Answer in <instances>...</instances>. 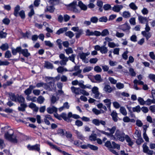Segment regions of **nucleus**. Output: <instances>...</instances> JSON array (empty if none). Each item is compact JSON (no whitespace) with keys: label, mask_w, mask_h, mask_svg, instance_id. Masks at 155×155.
<instances>
[{"label":"nucleus","mask_w":155,"mask_h":155,"mask_svg":"<svg viewBox=\"0 0 155 155\" xmlns=\"http://www.w3.org/2000/svg\"><path fill=\"white\" fill-rule=\"evenodd\" d=\"M98 19L96 16H93L91 18L90 21L94 23H96L98 21Z\"/></svg>","instance_id":"50"},{"label":"nucleus","mask_w":155,"mask_h":155,"mask_svg":"<svg viewBox=\"0 0 155 155\" xmlns=\"http://www.w3.org/2000/svg\"><path fill=\"white\" fill-rule=\"evenodd\" d=\"M138 20L140 23L142 24L147 23H148L147 18L145 17H143L142 16H138Z\"/></svg>","instance_id":"15"},{"label":"nucleus","mask_w":155,"mask_h":155,"mask_svg":"<svg viewBox=\"0 0 155 155\" xmlns=\"http://www.w3.org/2000/svg\"><path fill=\"white\" fill-rule=\"evenodd\" d=\"M54 8L52 6H47L46 7V9L45 11V12H48L50 13H53L54 11Z\"/></svg>","instance_id":"34"},{"label":"nucleus","mask_w":155,"mask_h":155,"mask_svg":"<svg viewBox=\"0 0 155 155\" xmlns=\"http://www.w3.org/2000/svg\"><path fill=\"white\" fill-rule=\"evenodd\" d=\"M59 57L61 60L59 61V63L61 66L66 65L67 62L68 61V58L65 56L64 54H61Z\"/></svg>","instance_id":"6"},{"label":"nucleus","mask_w":155,"mask_h":155,"mask_svg":"<svg viewBox=\"0 0 155 155\" xmlns=\"http://www.w3.org/2000/svg\"><path fill=\"white\" fill-rule=\"evenodd\" d=\"M123 8V6L122 5H116L112 8V10L115 12H118Z\"/></svg>","instance_id":"16"},{"label":"nucleus","mask_w":155,"mask_h":155,"mask_svg":"<svg viewBox=\"0 0 155 155\" xmlns=\"http://www.w3.org/2000/svg\"><path fill=\"white\" fill-rule=\"evenodd\" d=\"M21 53L25 57H28L30 55V54L28 52V50L27 49H22L21 48V50L20 54Z\"/></svg>","instance_id":"23"},{"label":"nucleus","mask_w":155,"mask_h":155,"mask_svg":"<svg viewBox=\"0 0 155 155\" xmlns=\"http://www.w3.org/2000/svg\"><path fill=\"white\" fill-rule=\"evenodd\" d=\"M114 134H112V136L113 137H111V140H119L123 142L125 140V134L119 129L116 130L115 134L114 135Z\"/></svg>","instance_id":"2"},{"label":"nucleus","mask_w":155,"mask_h":155,"mask_svg":"<svg viewBox=\"0 0 155 155\" xmlns=\"http://www.w3.org/2000/svg\"><path fill=\"white\" fill-rule=\"evenodd\" d=\"M111 115L112 117L113 120L115 122H117L118 120L117 114L115 111H113L111 114Z\"/></svg>","instance_id":"28"},{"label":"nucleus","mask_w":155,"mask_h":155,"mask_svg":"<svg viewBox=\"0 0 155 155\" xmlns=\"http://www.w3.org/2000/svg\"><path fill=\"white\" fill-rule=\"evenodd\" d=\"M90 54V52L88 51L86 53L82 52L79 53V56L80 58L83 62L87 63H88V59L86 58V57L89 55Z\"/></svg>","instance_id":"7"},{"label":"nucleus","mask_w":155,"mask_h":155,"mask_svg":"<svg viewBox=\"0 0 155 155\" xmlns=\"http://www.w3.org/2000/svg\"><path fill=\"white\" fill-rule=\"evenodd\" d=\"M146 143H144L142 146L143 151L149 155H152L153 153V151L150 150L148 147L147 146Z\"/></svg>","instance_id":"9"},{"label":"nucleus","mask_w":155,"mask_h":155,"mask_svg":"<svg viewBox=\"0 0 155 155\" xmlns=\"http://www.w3.org/2000/svg\"><path fill=\"white\" fill-rule=\"evenodd\" d=\"M5 138L12 142L16 143L17 142L16 137L14 134V131L12 130H8L5 133L4 135Z\"/></svg>","instance_id":"1"},{"label":"nucleus","mask_w":155,"mask_h":155,"mask_svg":"<svg viewBox=\"0 0 155 155\" xmlns=\"http://www.w3.org/2000/svg\"><path fill=\"white\" fill-rule=\"evenodd\" d=\"M134 134L135 137L137 138L141 137V132L140 131H139L138 130H136Z\"/></svg>","instance_id":"63"},{"label":"nucleus","mask_w":155,"mask_h":155,"mask_svg":"<svg viewBox=\"0 0 155 155\" xmlns=\"http://www.w3.org/2000/svg\"><path fill=\"white\" fill-rule=\"evenodd\" d=\"M33 5H31L29 6V8L31 9L30 12L28 13V15L30 17H31L35 14V12L33 9Z\"/></svg>","instance_id":"30"},{"label":"nucleus","mask_w":155,"mask_h":155,"mask_svg":"<svg viewBox=\"0 0 155 155\" xmlns=\"http://www.w3.org/2000/svg\"><path fill=\"white\" fill-rule=\"evenodd\" d=\"M133 112H137L138 113L140 112L141 110V108L139 105H137L135 107L132 108Z\"/></svg>","instance_id":"40"},{"label":"nucleus","mask_w":155,"mask_h":155,"mask_svg":"<svg viewBox=\"0 0 155 155\" xmlns=\"http://www.w3.org/2000/svg\"><path fill=\"white\" fill-rule=\"evenodd\" d=\"M99 89L97 87H93L91 90L92 94H94L93 97L96 99H99L100 98L101 93L98 91Z\"/></svg>","instance_id":"8"},{"label":"nucleus","mask_w":155,"mask_h":155,"mask_svg":"<svg viewBox=\"0 0 155 155\" xmlns=\"http://www.w3.org/2000/svg\"><path fill=\"white\" fill-rule=\"evenodd\" d=\"M65 35L66 36L69 37L70 38H71L74 36V34L71 31H68L65 33Z\"/></svg>","instance_id":"43"},{"label":"nucleus","mask_w":155,"mask_h":155,"mask_svg":"<svg viewBox=\"0 0 155 155\" xmlns=\"http://www.w3.org/2000/svg\"><path fill=\"white\" fill-rule=\"evenodd\" d=\"M57 70L58 73H62L64 71H67L68 70L66 68H64L62 66H59L57 69Z\"/></svg>","instance_id":"32"},{"label":"nucleus","mask_w":155,"mask_h":155,"mask_svg":"<svg viewBox=\"0 0 155 155\" xmlns=\"http://www.w3.org/2000/svg\"><path fill=\"white\" fill-rule=\"evenodd\" d=\"M116 87L118 89H120L124 87V85L123 84L118 83L116 84Z\"/></svg>","instance_id":"59"},{"label":"nucleus","mask_w":155,"mask_h":155,"mask_svg":"<svg viewBox=\"0 0 155 155\" xmlns=\"http://www.w3.org/2000/svg\"><path fill=\"white\" fill-rule=\"evenodd\" d=\"M81 147L82 149H87L89 148L93 150H97L98 149V147L97 146L90 144L83 145Z\"/></svg>","instance_id":"11"},{"label":"nucleus","mask_w":155,"mask_h":155,"mask_svg":"<svg viewBox=\"0 0 155 155\" xmlns=\"http://www.w3.org/2000/svg\"><path fill=\"white\" fill-rule=\"evenodd\" d=\"M71 90L73 93H74L76 94H79L80 93V89L79 88H76L72 86L71 87Z\"/></svg>","instance_id":"27"},{"label":"nucleus","mask_w":155,"mask_h":155,"mask_svg":"<svg viewBox=\"0 0 155 155\" xmlns=\"http://www.w3.org/2000/svg\"><path fill=\"white\" fill-rule=\"evenodd\" d=\"M27 148L30 150H35L38 152H39L40 150V145L38 144L33 146L29 145L28 146Z\"/></svg>","instance_id":"12"},{"label":"nucleus","mask_w":155,"mask_h":155,"mask_svg":"<svg viewBox=\"0 0 155 155\" xmlns=\"http://www.w3.org/2000/svg\"><path fill=\"white\" fill-rule=\"evenodd\" d=\"M92 123L96 126H99L100 124L104 126L106 124V122L103 120H99L98 119H94L92 120Z\"/></svg>","instance_id":"10"},{"label":"nucleus","mask_w":155,"mask_h":155,"mask_svg":"<svg viewBox=\"0 0 155 155\" xmlns=\"http://www.w3.org/2000/svg\"><path fill=\"white\" fill-rule=\"evenodd\" d=\"M59 99V98L57 96L52 95L50 98L51 104L52 105L57 103Z\"/></svg>","instance_id":"17"},{"label":"nucleus","mask_w":155,"mask_h":155,"mask_svg":"<svg viewBox=\"0 0 155 155\" xmlns=\"http://www.w3.org/2000/svg\"><path fill=\"white\" fill-rule=\"evenodd\" d=\"M52 84L53 85V87L51 85V87L50 83L44 84V85L45 89L49 91H51L53 89L55 90L56 89V85L54 83H53Z\"/></svg>","instance_id":"13"},{"label":"nucleus","mask_w":155,"mask_h":155,"mask_svg":"<svg viewBox=\"0 0 155 155\" xmlns=\"http://www.w3.org/2000/svg\"><path fill=\"white\" fill-rule=\"evenodd\" d=\"M9 95V97L11 100L13 101L17 102V96H15L14 94L11 93H10Z\"/></svg>","instance_id":"38"},{"label":"nucleus","mask_w":155,"mask_h":155,"mask_svg":"<svg viewBox=\"0 0 155 155\" xmlns=\"http://www.w3.org/2000/svg\"><path fill=\"white\" fill-rule=\"evenodd\" d=\"M111 8V5L108 4L104 5L103 6V8L105 11H107Z\"/></svg>","instance_id":"64"},{"label":"nucleus","mask_w":155,"mask_h":155,"mask_svg":"<svg viewBox=\"0 0 155 155\" xmlns=\"http://www.w3.org/2000/svg\"><path fill=\"white\" fill-rule=\"evenodd\" d=\"M90 140L92 141H94L96 139V135L95 134H92L89 137Z\"/></svg>","instance_id":"58"},{"label":"nucleus","mask_w":155,"mask_h":155,"mask_svg":"<svg viewBox=\"0 0 155 155\" xmlns=\"http://www.w3.org/2000/svg\"><path fill=\"white\" fill-rule=\"evenodd\" d=\"M152 104H155V99L154 98L152 100L148 99L145 101V104L146 105H149Z\"/></svg>","instance_id":"37"},{"label":"nucleus","mask_w":155,"mask_h":155,"mask_svg":"<svg viewBox=\"0 0 155 155\" xmlns=\"http://www.w3.org/2000/svg\"><path fill=\"white\" fill-rule=\"evenodd\" d=\"M101 35L102 36H105L108 35L109 34V32L108 30L106 29H104L101 32Z\"/></svg>","instance_id":"46"},{"label":"nucleus","mask_w":155,"mask_h":155,"mask_svg":"<svg viewBox=\"0 0 155 155\" xmlns=\"http://www.w3.org/2000/svg\"><path fill=\"white\" fill-rule=\"evenodd\" d=\"M66 137L68 138H70V141L72 142L73 141L74 139L71 138L72 137V134L69 132H66Z\"/></svg>","instance_id":"52"},{"label":"nucleus","mask_w":155,"mask_h":155,"mask_svg":"<svg viewBox=\"0 0 155 155\" xmlns=\"http://www.w3.org/2000/svg\"><path fill=\"white\" fill-rule=\"evenodd\" d=\"M129 21L130 25H136V19L135 18L132 17L130 18L129 19Z\"/></svg>","instance_id":"56"},{"label":"nucleus","mask_w":155,"mask_h":155,"mask_svg":"<svg viewBox=\"0 0 155 155\" xmlns=\"http://www.w3.org/2000/svg\"><path fill=\"white\" fill-rule=\"evenodd\" d=\"M129 6L130 8L133 10H136L138 8L135 4L133 2L130 3L129 5Z\"/></svg>","instance_id":"54"},{"label":"nucleus","mask_w":155,"mask_h":155,"mask_svg":"<svg viewBox=\"0 0 155 155\" xmlns=\"http://www.w3.org/2000/svg\"><path fill=\"white\" fill-rule=\"evenodd\" d=\"M29 107L36 112L37 111L38 109V107L36 106V104L33 103H31L29 104Z\"/></svg>","instance_id":"31"},{"label":"nucleus","mask_w":155,"mask_h":155,"mask_svg":"<svg viewBox=\"0 0 155 155\" xmlns=\"http://www.w3.org/2000/svg\"><path fill=\"white\" fill-rule=\"evenodd\" d=\"M103 90L105 92L107 93H110L112 91L113 89L110 86L108 85H106L104 86Z\"/></svg>","instance_id":"22"},{"label":"nucleus","mask_w":155,"mask_h":155,"mask_svg":"<svg viewBox=\"0 0 155 155\" xmlns=\"http://www.w3.org/2000/svg\"><path fill=\"white\" fill-rule=\"evenodd\" d=\"M107 48L105 46H103L101 47L100 52L102 54H106L108 51Z\"/></svg>","instance_id":"41"},{"label":"nucleus","mask_w":155,"mask_h":155,"mask_svg":"<svg viewBox=\"0 0 155 155\" xmlns=\"http://www.w3.org/2000/svg\"><path fill=\"white\" fill-rule=\"evenodd\" d=\"M103 102L105 104L107 108L110 110V105L111 104V101L110 99H106L103 101Z\"/></svg>","instance_id":"26"},{"label":"nucleus","mask_w":155,"mask_h":155,"mask_svg":"<svg viewBox=\"0 0 155 155\" xmlns=\"http://www.w3.org/2000/svg\"><path fill=\"white\" fill-rule=\"evenodd\" d=\"M98 20L100 22H106L107 21L108 19L106 16H102L99 18Z\"/></svg>","instance_id":"51"},{"label":"nucleus","mask_w":155,"mask_h":155,"mask_svg":"<svg viewBox=\"0 0 155 155\" xmlns=\"http://www.w3.org/2000/svg\"><path fill=\"white\" fill-rule=\"evenodd\" d=\"M0 48L2 51H5L8 48L9 46L7 43H5L3 44L0 47Z\"/></svg>","instance_id":"44"},{"label":"nucleus","mask_w":155,"mask_h":155,"mask_svg":"<svg viewBox=\"0 0 155 155\" xmlns=\"http://www.w3.org/2000/svg\"><path fill=\"white\" fill-rule=\"evenodd\" d=\"M138 101L140 105H143L145 104V101H144L143 98L141 97L138 98Z\"/></svg>","instance_id":"57"},{"label":"nucleus","mask_w":155,"mask_h":155,"mask_svg":"<svg viewBox=\"0 0 155 155\" xmlns=\"http://www.w3.org/2000/svg\"><path fill=\"white\" fill-rule=\"evenodd\" d=\"M68 30V28L67 27L61 28L57 31L56 34L59 35L63 33L64 32L67 31Z\"/></svg>","instance_id":"29"},{"label":"nucleus","mask_w":155,"mask_h":155,"mask_svg":"<svg viewBox=\"0 0 155 155\" xmlns=\"http://www.w3.org/2000/svg\"><path fill=\"white\" fill-rule=\"evenodd\" d=\"M65 6L68 9L76 13H79L80 11L77 8V2L74 1L72 2L68 5H66Z\"/></svg>","instance_id":"3"},{"label":"nucleus","mask_w":155,"mask_h":155,"mask_svg":"<svg viewBox=\"0 0 155 155\" xmlns=\"http://www.w3.org/2000/svg\"><path fill=\"white\" fill-rule=\"evenodd\" d=\"M122 16L124 18H128L131 16L130 13L128 11H125L123 12Z\"/></svg>","instance_id":"39"},{"label":"nucleus","mask_w":155,"mask_h":155,"mask_svg":"<svg viewBox=\"0 0 155 155\" xmlns=\"http://www.w3.org/2000/svg\"><path fill=\"white\" fill-rule=\"evenodd\" d=\"M78 6L81 10L86 11L87 9V6L84 4L81 1H79L78 2Z\"/></svg>","instance_id":"18"},{"label":"nucleus","mask_w":155,"mask_h":155,"mask_svg":"<svg viewBox=\"0 0 155 155\" xmlns=\"http://www.w3.org/2000/svg\"><path fill=\"white\" fill-rule=\"evenodd\" d=\"M20 9V7L19 5H18L15 7L14 9V15L17 16L18 15V12Z\"/></svg>","instance_id":"45"},{"label":"nucleus","mask_w":155,"mask_h":155,"mask_svg":"<svg viewBox=\"0 0 155 155\" xmlns=\"http://www.w3.org/2000/svg\"><path fill=\"white\" fill-rule=\"evenodd\" d=\"M65 51L67 54H72L73 53L72 49L71 48H69L65 49Z\"/></svg>","instance_id":"61"},{"label":"nucleus","mask_w":155,"mask_h":155,"mask_svg":"<svg viewBox=\"0 0 155 155\" xmlns=\"http://www.w3.org/2000/svg\"><path fill=\"white\" fill-rule=\"evenodd\" d=\"M112 146L114 148H117L118 150L120 149V146L119 145L116 143L115 142H113L112 143Z\"/></svg>","instance_id":"60"},{"label":"nucleus","mask_w":155,"mask_h":155,"mask_svg":"<svg viewBox=\"0 0 155 155\" xmlns=\"http://www.w3.org/2000/svg\"><path fill=\"white\" fill-rule=\"evenodd\" d=\"M141 34L143 36L146 37L147 40H148L151 36V34L149 31H142Z\"/></svg>","instance_id":"24"},{"label":"nucleus","mask_w":155,"mask_h":155,"mask_svg":"<svg viewBox=\"0 0 155 155\" xmlns=\"http://www.w3.org/2000/svg\"><path fill=\"white\" fill-rule=\"evenodd\" d=\"M116 129V127L115 126H113L111 128H107V130L109 131V133L103 130L100 131V132L107 135L108 137L110 138L111 139V137H113L112 136V134H114Z\"/></svg>","instance_id":"4"},{"label":"nucleus","mask_w":155,"mask_h":155,"mask_svg":"<svg viewBox=\"0 0 155 155\" xmlns=\"http://www.w3.org/2000/svg\"><path fill=\"white\" fill-rule=\"evenodd\" d=\"M125 139L126 141L128 143V145L129 146H131L133 144V142L128 135H125Z\"/></svg>","instance_id":"25"},{"label":"nucleus","mask_w":155,"mask_h":155,"mask_svg":"<svg viewBox=\"0 0 155 155\" xmlns=\"http://www.w3.org/2000/svg\"><path fill=\"white\" fill-rule=\"evenodd\" d=\"M44 66L48 69H52L54 67L53 64L51 63L48 61L45 62Z\"/></svg>","instance_id":"33"},{"label":"nucleus","mask_w":155,"mask_h":155,"mask_svg":"<svg viewBox=\"0 0 155 155\" xmlns=\"http://www.w3.org/2000/svg\"><path fill=\"white\" fill-rule=\"evenodd\" d=\"M134 83V88L136 90H140L141 89L138 88L137 86V84L138 83L137 80L136 79H135L133 81Z\"/></svg>","instance_id":"53"},{"label":"nucleus","mask_w":155,"mask_h":155,"mask_svg":"<svg viewBox=\"0 0 155 155\" xmlns=\"http://www.w3.org/2000/svg\"><path fill=\"white\" fill-rule=\"evenodd\" d=\"M48 143V144L53 149H55V150H58L59 149V147H57V146L54 145H53L51 143V142H47Z\"/></svg>","instance_id":"55"},{"label":"nucleus","mask_w":155,"mask_h":155,"mask_svg":"<svg viewBox=\"0 0 155 155\" xmlns=\"http://www.w3.org/2000/svg\"><path fill=\"white\" fill-rule=\"evenodd\" d=\"M92 111L96 115H98L105 113V111L102 110H98L95 108H93L92 109Z\"/></svg>","instance_id":"21"},{"label":"nucleus","mask_w":155,"mask_h":155,"mask_svg":"<svg viewBox=\"0 0 155 155\" xmlns=\"http://www.w3.org/2000/svg\"><path fill=\"white\" fill-rule=\"evenodd\" d=\"M17 101H18L20 103H24L25 99L22 96H17Z\"/></svg>","instance_id":"35"},{"label":"nucleus","mask_w":155,"mask_h":155,"mask_svg":"<svg viewBox=\"0 0 155 155\" xmlns=\"http://www.w3.org/2000/svg\"><path fill=\"white\" fill-rule=\"evenodd\" d=\"M35 88V86L30 85L29 87L24 91V93L26 95H29L32 92V90Z\"/></svg>","instance_id":"14"},{"label":"nucleus","mask_w":155,"mask_h":155,"mask_svg":"<svg viewBox=\"0 0 155 155\" xmlns=\"http://www.w3.org/2000/svg\"><path fill=\"white\" fill-rule=\"evenodd\" d=\"M21 50V47L20 46L17 47L16 48H12V51L13 55H16L18 52L20 54Z\"/></svg>","instance_id":"20"},{"label":"nucleus","mask_w":155,"mask_h":155,"mask_svg":"<svg viewBox=\"0 0 155 155\" xmlns=\"http://www.w3.org/2000/svg\"><path fill=\"white\" fill-rule=\"evenodd\" d=\"M97 107L99 109H101L102 108L103 109H104L105 111H107V109L106 106L104 105L102 103H100L98 104L97 105Z\"/></svg>","instance_id":"47"},{"label":"nucleus","mask_w":155,"mask_h":155,"mask_svg":"<svg viewBox=\"0 0 155 155\" xmlns=\"http://www.w3.org/2000/svg\"><path fill=\"white\" fill-rule=\"evenodd\" d=\"M120 113L124 116H126L127 114L126 109L124 107H120Z\"/></svg>","instance_id":"42"},{"label":"nucleus","mask_w":155,"mask_h":155,"mask_svg":"<svg viewBox=\"0 0 155 155\" xmlns=\"http://www.w3.org/2000/svg\"><path fill=\"white\" fill-rule=\"evenodd\" d=\"M27 107V105L25 103H21L20 105V106L18 108V110L19 111H24L25 110V108Z\"/></svg>","instance_id":"36"},{"label":"nucleus","mask_w":155,"mask_h":155,"mask_svg":"<svg viewBox=\"0 0 155 155\" xmlns=\"http://www.w3.org/2000/svg\"><path fill=\"white\" fill-rule=\"evenodd\" d=\"M118 28L124 32H128L129 33L130 32V30L131 28V27L129 24L125 23L119 25L118 26Z\"/></svg>","instance_id":"5"},{"label":"nucleus","mask_w":155,"mask_h":155,"mask_svg":"<svg viewBox=\"0 0 155 155\" xmlns=\"http://www.w3.org/2000/svg\"><path fill=\"white\" fill-rule=\"evenodd\" d=\"M45 100V98L42 96H39L37 98L38 102L40 104H42Z\"/></svg>","instance_id":"48"},{"label":"nucleus","mask_w":155,"mask_h":155,"mask_svg":"<svg viewBox=\"0 0 155 155\" xmlns=\"http://www.w3.org/2000/svg\"><path fill=\"white\" fill-rule=\"evenodd\" d=\"M11 52L9 51H7L5 53V57L6 58H9L11 57Z\"/></svg>","instance_id":"62"},{"label":"nucleus","mask_w":155,"mask_h":155,"mask_svg":"<svg viewBox=\"0 0 155 155\" xmlns=\"http://www.w3.org/2000/svg\"><path fill=\"white\" fill-rule=\"evenodd\" d=\"M92 67L91 66H86L84 68L83 71L84 73L88 72L90 71L92 69Z\"/></svg>","instance_id":"49"},{"label":"nucleus","mask_w":155,"mask_h":155,"mask_svg":"<svg viewBox=\"0 0 155 155\" xmlns=\"http://www.w3.org/2000/svg\"><path fill=\"white\" fill-rule=\"evenodd\" d=\"M47 112L49 114H52L54 112L56 113L58 111V109L54 106L52 107H48L47 109Z\"/></svg>","instance_id":"19"}]
</instances>
